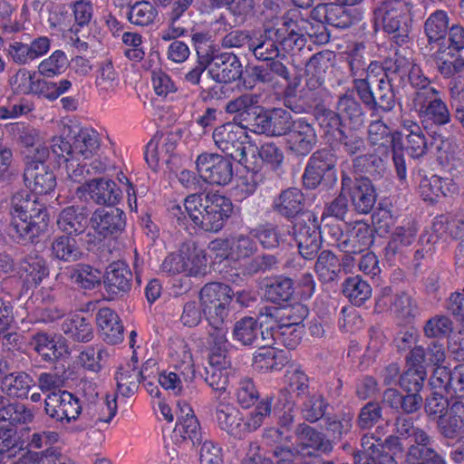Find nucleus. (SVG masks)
<instances>
[{"mask_svg":"<svg viewBox=\"0 0 464 464\" xmlns=\"http://www.w3.org/2000/svg\"><path fill=\"white\" fill-rule=\"evenodd\" d=\"M72 282L83 289H93L100 285L102 272L89 265L78 264L68 268Z\"/></svg>","mask_w":464,"mask_h":464,"instance_id":"43","label":"nucleus"},{"mask_svg":"<svg viewBox=\"0 0 464 464\" xmlns=\"http://www.w3.org/2000/svg\"><path fill=\"white\" fill-rule=\"evenodd\" d=\"M215 145L227 156L237 160L246 169L255 168V162L246 156L257 151V147L248 142V136L243 127L227 122L217 127L213 131Z\"/></svg>","mask_w":464,"mask_h":464,"instance_id":"6","label":"nucleus"},{"mask_svg":"<svg viewBox=\"0 0 464 464\" xmlns=\"http://www.w3.org/2000/svg\"><path fill=\"white\" fill-rule=\"evenodd\" d=\"M336 159L326 150H317L309 159L304 173V184L308 188H316L324 179L329 182L337 179L335 170Z\"/></svg>","mask_w":464,"mask_h":464,"instance_id":"12","label":"nucleus"},{"mask_svg":"<svg viewBox=\"0 0 464 464\" xmlns=\"http://www.w3.org/2000/svg\"><path fill=\"white\" fill-rule=\"evenodd\" d=\"M315 271L324 279L333 280L339 272L338 258L331 252H322L315 263Z\"/></svg>","mask_w":464,"mask_h":464,"instance_id":"64","label":"nucleus"},{"mask_svg":"<svg viewBox=\"0 0 464 464\" xmlns=\"http://www.w3.org/2000/svg\"><path fill=\"white\" fill-rule=\"evenodd\" d=\"M395 425L399 436H390L384 445L372 436H364L362 439V451L355 456L356 464H397L396 459L407 440V444L414 441L420 447L428 444L429 437L413 427L411 419L398 418Z\"/></svg>","mask_w":464,"mask_h":464,"instance_id":"2","label":"nucleus"},{"mask_svg":"<svg viewBox=\"0 0 464 464\" xmlns=\"http://www.w3.org/2000/svg\"><path fill=\"white\" fill-rule=\"evenodd\" d=\"M390 289H384L382 295L377 301V306L386 307L398 317L406 318L413 314L414 306L411 298L404 293L389 296Z\"/></svg>","mask_w":464,"mask_h":464,"instance_id":"38","label":"nucleus"},{"mask_svg":"<svg viewBox=\"0 0 464 464\" xmlns=\"http://www.w3.org/2000/svg\"><path fill=\"white\" fill-rule=\"evenodd\" d=\"M178 421L171 434V440L176 444L191 440L193 444L200 440L201 433L199 423L194 415L190 405L183 401H177Z\"/></svg>","mask_w":464,"mask_h":464,"instance_id":"17","label":"nucleus"},{"mask_svg":"<svg viewBox=\"0 0 464 464\" xmlns=\"http://www.w3.org/2000/svg\"><path fill=\"white\" fill-rule=\"evenodd\" d=\"M169 354L175 368L181 371L183 379H191L194 374V363L188 343L183 340H178L170 346Z\"/></svg>","mask_w":464,"mask_h":464,"instance_id":"40","label":"nucleus"},{"mask_svg":"<svg viewBox=\"0 0 464 464\" xmlns=\"http://www.w3.org/2000/svg\"><path fill=\"white\" fill-rule=\"evenodd\" d=\"M287 362L282 353L272 347H262L253 356V367L258 372L279 371Z\"/></svg>","mask_w":464,"mask_h":464,"instance_id":"39","label":"nucleus"},{"mask_svg":"<svg viewBox=\"0 0 464 464\" xmlns=\"http://www.w3.org/2000/svg\"><path fill=\"white\" fill-rule=\"evenodd\" d=\"M343 295L355 305L362 304L372 296V287L360 276L347 278L343 285Z\"/></svg>","mask_w":464,"mask_h":464,"instance_id":"47","label":"nucleus"},{"mask_svg":"<svg viewBox=\"0 0 464 464\" xmlns=\"http://www.w3.org/2000/svg\"><path fill=\"white\" fill-rule=\"evenodd\" d=\"M181 249L186 256V275L198 276L206 274L208 259L205 250L194 243L184 245Z\"/></svg>","mask_w":464,"mask_h":464,"instance_id":"41","label":"nucleus"},{"mask_svg":"<svg viewBox=\"0 0 464 464\" xmlns=\"http://www.w3.org/2000/svg\"><path fill=\"white\" fill-rule=\"evenodd\" d=\"M283 154L278 148L272 144L266 143L260 148L257 147V151L246 156V160L255 162V168L246 169L252 172H258L263 164L270 166L271 169H276L283 161Z\"/></svg>","mask_w":464,"mask_h":464,"instance_id":"36","label":"nucleus"},{"mask_svg":"<svg viewBox=\"0 0 464 464\" xmlns=\"http://www.w3.org/2000/svg\"><path fill=\"white\" fill-rule=\"evenodd\" d=\"M235 397L237 403L242 408H249L255 404L259 397L252 380L244 378L239 381L235 392Z\"/></svg>","mask_w":464,"mask_h":464,"instance_id":"62","label":"nucleus"},{"mask_svg":"<svg viewBox=\"0 0 464 464\" xmlns=\"http://www.w3.org/2000/svg\"><path fill=\"white\" fill-rule=\"evenodd\" d=\"M51 48V40L47 36H39L30 44L13 39L5 47V54L9 60L19 65L33 63L46 54Z\"/></svg>","mask_w":464,"mask_h":464,"instance_id":"14","label":"nucleus"},{"mask_svg":"<svg viewBox=\"0 0 464 464\" xmlns=\"http://www.w3.org/2000/svg\"><path fill=\"white\" fill-rule=\"evenodd\" d=\"M438 424L446 437H453L464 430V403L457 401L446 411Z\"/></svg>","mask_w":464,"mask_h":464,"instance_id":"45","label":"nucleus"},{"mask_svg":"<svg viewBox=\"0 0 464 464\" xmlns=\"http://www.w3.org/2000/svg\"><path fill=\"white\" fill-rule=\"evenodd\" d=\"M266 298L276 304L287 303L290 300V278L277 276L267 285Z\"/></svg>","mask_w":464,"mask_h":464,"instance_id":"56","label":"nucleus"},{"mask_svg":"<svg viewBox=\"0 0 464 464\" xmlns=\"http://www.w3.org/2000/svg\"><path fill=\"white\" fill-rule=\"evenodd\" d=\"M90 225L101 238H104L124 228V213L120 208H98L92 213Z\"/></svg>","mask_w":464,"mask_h":464,"instance_id":"20","label":"nucleus"},{"mask_svg":"<svg viewBox=\"0 0 464 464\" xmlns=\"http://www.w3.org/2000/svg\"><path fill=\"white\" fill-rule=\"evenodd\" d=\"M33 411L22 403H10L0 409V429H5L8 422L9 425L27 424L34 420Z\"/></svg>","mask_w":464,"mask_h":464,"instance_id":"46","label":"nucleus"},{"mask_svg":"<svg viewBox=\"0 0 464 464\" xmlns=\"http://www.w3.org/2000/svg\"><path fill=\"white\" fill-rule=\"evenodd\" d=\"M425 34L430 44H438L439 47L445 40L449 32V17L444 11L438 10L432 13L424 26Z\"/></svg>","mask_w":464,"mask_h":464,"instance_id":"44","label":"nucleus"},{"mask_svg":"<svg viewBox=\"0 0 464 464\" xmlns=\"http://www.w3.org/2000/svg\"><path fill=\"white\" fill-rule=\"evenodd\" d=\"M209 74L217 82H231L240 78L242 65L239 59L231 53H223L212 58Z\"/></svg>","mask_w":464,"mask_h":464,"instance_id":"21","label":"nucleus"},{"mask_svg":"<svg viewBox=\"0 0 464 464\" xmlns=\"http://www.w3.org/2000/svg\"><path fill=\"white\" fill-rule=\"evenodd\" d=\"M416 233L417 229L413 224L408 223L406 226L397 227L392 234L389 249L396 252L411 246L416 238Z\"/></svg>","mask_w":464,"mask_h":464,"instance_id":"57","label":"nucleus"},{"mask_svg":"<svg viewBox=\"0 0 464 464\" xmlns=\"http://www.w3.org/2000/svg\"><path fill=\"white\" fill-rule=\"evenodd\" d=\"M132 273L129 266L117 261L111 263L106 269L104 285L108 293L112 295H123L130 290Z\"/></svg>","mask_w":464,"mask_h":464,"instance_id":"23","label":"nucleus"},{"mask_svg":"<svg viewBox=\"0 0 464 464\" xmlns=\"http://www.w3.org/2000/svg\"><path fill=\"white\" fill-rule=\"evenodd\" d=\"M275 411L279 416V428L276 430L278 438H281L282 440L284 439L287 440L288 438H290V428L288 423L290 407L289 392L286 388L280 391L277 398V403L275 406Z\"/></svg>","mask_w":464,"mask_h":464,"instance_id":"54","label":"nucleus"},{"mask_svg":"<svg viewBox=\"0 0 464 464\" xmlns=\"http://www.w3.org/2000/svg\"><path fill=\"white\" fill-rule=\"evenodd\" d=\"M96 322L107 343L115 344L122 341L123 326L118 314L111 309L101 308L96 314Z\"/></svg>","mask_w":464,"mask_h":464,"instance_id":"28","label":"nucleus"},{"mask_svg":"<svg viewBox=\"0 0 464 464\" xmlns=\"http://www.w3.org/2000/svg\"><path fill=\"white\" fill-rule=\"evenodd\" d=\"M34 384V382L29 374L18 372L5 376L1 390L10 397L25 398Z\"/></svg>","mask_w":464,"mask_h":464,"instance_id":"37","label":"nucleus"},{"mask_svg":"<svg viewBox=\"0 0 464 464\" xmlns=\"http://www.w3.org/2000/svg\"><path fill=\"white\" fill-rule=\"evenodd\" d=\"M299 440L304 448H311L324 452L332 449L329 440H324L322 435L311 427H304L298 433Z\"/></svg>","mask_w":464,"mask_h":464,"instance_id":"60","label":"nucleus"},{"mask_svg":"<svg viewBox=\"0 0 464 464\" xmlns=\"http://www.w3.org/2000/svg\"><path fill=\"white\" fill-rule=\"evenodd\" d=\"M45 411L57 421L75 420L82 411L78 398L68 392H53L45 399Z\"/></svg>","mask_w":464,"mask_h":464,"instance_id":"15","label":"nucleus"},{"mask_svg":"<svg viewBox=\"0 0 464 464\" xmlns=\"http://www.w3.org/2000/svg\"><path fill=\"white\" fill-rule=\"evenodd\" d=\"M101 139L92 128H71L66 138L55 136L52 139L53 154L65 159L67 179L80 182L85 178V161L92 160L99 151Z\"/></svg>","mask_w":464,"mask_h":464,"instance_id":"1","label":"nucleus"},{"mask_svg":"<svg viewBox=\"0 0 464 464\" xmlns=\"http://www.w3.org/2000/svg\"><path fill=\"white\" fill-rule=\"evenodd\" d=\"M196 168L199 177L207 183L225 186L233 177L232 163L217 153H202L196 160Z\"/></svg>","mask_w":464,"mask_h":464,"instance_id":"11","label":"nucleus"},{"mask_svg":"<svg viewBox=\"0 0 464 464\" xmlns=\"http://www.w3.org/2000/svg\"><path fill=\"white\" fill-rule=\"evenodd\" d=\"M316 141V135L311 125L301 121L292 124V150L299 155H307Z\"/></svg>","mask_w":464,"mask_h":464,"instance_id":"33","label":"nucleus"},{"mask_svg":"<svg viewBox=\"0 0 464 464\" xmlns=\"http://www.w3.org/2000/svg\"><path fill=\"white\" fill-rule=\"evenodd\" d=\"M51 256L64 262L79 260L82 252L74 237L60 236L55 237L50 246Z\"/></svg>","mask_w":464,"mask_h":464,"instance_id":"35","label":"nucleus"},{"mask_svg":"<svg viewBox=\"0 0 464 464\" xmlns=\"http://www.w3.org/2000/svg\"><path fill=\"white\" fill-rule=\"evenodd\" d=\"M21 464H65L60 453L49 448L44 451H27L21 457Z\"/></svg>","mask_w":464,"mask_h":464,"instance_id":"61","label":"nucleus"},{"mask_svg":"<svg viewBox=\"0 0 464 464\" xmlns=\"http://www.w3.org/2000/svg\"><path fill=\"white\" fill-rule=\"evenodd\" d=\"M13 90L17 93L44 94L45 89H49L48 82L36 76L35 72H31L26 69H20L10 81Z\"/></svg>","mask_w":464,"mask_h":464,"instance_id":"30","label":"nucleus"},{"mask_svg":"<svg viewBox=\"0 0 464 464\" xmlns=\"http://www.w3.org/2000/svg\"><path fill=\"white\" fill-rule=\"evenodd\" d=\"M10 215L11 227L16 237L24 241H33L47 229V211L28 190H19L13 194Z\"/></svg>","mask_w":464,"mask_h":464,"instance_id":"3","label":"nucleus"},{"mask_svg":"<svg viewBox=\"0 0 464 464\" xmlns=\"http://www.w3.org/2000/svg\"><path fill=\"white\" fill-rule=\"evenodd\" d=\"M208 324L209 343L213 345L211 353L226 354L228 343L227 339V327L226 326L225 319H221V322L218 324L208 323Z\"/></svg>","mask_w":464,"mask_h":464,"instance_id":"63","label":"nucleus"},{"mask_svg":"<svg viewBox=\"0 0 464 464\" xmlns=\"http://www.w3.org/2000/svg\"><path fill=\"white\" fill-rule=\"evenodd\" d=\"M66 43L76 52L84 53L95 45V36L82 26H72L65 34Z\"/></svg>","mask_w":464,"mask_h":464,"instance_id":"50","label":"nucleus"},{"mask_svg":"<svg viewBox=\"0 0 464 464\" xmlns=\"http://www.w3.org/2000/svg\"><path fill=\"white\" fill-rule=\"evenodd\" d=\"M232 250V260H240L252 256L256 249L253 239L246 235L238 234L229 238Z\"/></svg>","mask_w":464,"mask_h":464,"instance_id":"59","label":"nucleus"},{"mask_svg":"<svg viewBox=\"0 0 464 464\" xmlns=\"http://www.w3.org/2000/svg\"><path fill=\"white\" fill-rule=\"evenodd\" d=\"M183 206L194 225L208 232L221 230L234 208L228 198L217 193L189 195Z\"/></svg>","mask_w":464,"mask_h":464,"instance_id":"4","label":"nucleus"},{"mask_svg":"<svg viewBox=\"0 0 464 464\" xmlns=\"http://www.w3.org/2000/svg\"><path fill=\"white\" fill-rule=\"evenodd\" d=\"M90 411L95 423H109L117 412L116 398L107 396L105 399L97 401L90 408Z\"/></svg>","mask_w":464,"mask_h":464,"instance_id":"58","label":"nucleus"},{"mask_svg":"<svg viewBox=\"0 0 464 464\" xmlns=\"http://www.w3.org/2000/svg\"><path fill=\"white\" fill-rule=\"evenodd\" d=\"M16 276L26 288L36 287L49 275L45 260L37 255L25 256L16 266Z\"/></svg>","mask_w":464,"mask_h":464,"instance_id":"22","label":"nucleus"},{"mask_svg":"<svg viewBox=\"0 0 464 464\" xmlns=\"http://www.w3.org/2000/svg\"><path fill=\"white\" fill-rule=\"evenodd\" d=\"M30 345L46 362L63 358L69 354L68 348L63 341H55L44 333L33 335Z\"/></svg>","mask_w":464,"mask_h":464,"instance_id":"27","label":"nucleus"},{"mask_svg":"<svg viewBox=\"0 0 464 464\" xmlns=\"http://www.w3.org/2000/svg\"><path fill=\"white\" fill-rule=\"evenodd\" d=\"M343 192L348 193L352 206L361 214L369 213L375 202L377 194L369 179L362 178L352 181L349 178H343Z\"/></svg>","mask_w":464,"mask_h":464,"instance_id":"16","label":"nucleus"},{"mask_svg":"<svg viewBox=\"0 0 464 464\" xmlns=\"http://www.w3.org/2000/svg\"><path fill=\"white\" fill-rule=\"evenodd\" d=\"M87 224L88 215L82 208H65L61 211L57 219L58 227L68 234L82 233Z\"/></svg>","mask_w":464,"mask_h":464,"instance_id":"32","label":"nucleus"},{"mask_svg":"<svg viewBox=\"0 0 464 464\" xmlns=\"http://www.w3.org/2000/svg\"><path fill=\"white\" fill-rule=\"evenodd\" d=\"M260 327L271 331L272 337L286 348L290 345V304L266 306L259 311Z\"/></svg>","mask_w":464,"mask_h":464,"instance_id":"9","label":"nucleus"},{"mask_svg":"<svg viewBox=\"0 0 464 464\" xmlns=\"http://www.w3.org/2000/svg\"><path fill=\"white\" fill-rule=\"evenodd\" d=\"M137 358L133 355L131 362L120 367L116 372L117 392L124 397L134 394L139 389L141 372L137 369Z\"/></svg>","mask_w":464,"mask_h":464,"instance_id":"29","label":"nucleus"},{"mask_svg":"<svg viewBox=\"0 0 464 464\" xmlns=\"http://www.w3.org/2000/svg\"><path fill=\"white\" fill-rule=\"evenodd\" d=\"M120 80L111 62L101 63L95 84L100 93H112L116 91Z\"/></svg>","mask_w":464,"mask_h":464,"instance_id":"51","label":"nucleus"},{"mask_svg":"<svg viewBox=\"0 0 464 464\" xmlns=\"http://www.w3.org/2000/svg\"><path fill=\"white\" fill-rule=\"evenodd\" d=\"M205 371V381L212 390L216 392H225L227 390L232 369L226 354L210 353L208 364Z\"/></svg>","mask_w":464,"mask_h":464,"instance_id":"19","label":"nucleus"},{"mask_svg":"<svg viewBox=\"0 0 464 464\" xmlns=\"http://www.w3.org/2000/svg\"><path fill=\"white\" fill-rule=\"evenodd\" d=\"M45 160H31L26 164L24 181L35 194L46 195L56 187L54 173L44 163Z\"/></svg>","mask_w":464,"mask_h":464,"instance_id":"18","label":"nucleus"},{"mask_svg":"<svg viewBox=\"0 0 464 464\" xmlns=\"http://www.w3.org/2000/svg\"><path fill=\"white\" fill-rule=\"evenodd\" d=\"M231 288L221 283H208L199 292L202 312L208 323L218 324L228 314V306L232 301Z\"/></svg>","mask_w":464,"mask_h":464,"instance_id":"8","label":"nucleus"},{"mask_svg":"<svg viewBox=\"0 0 464 464\" xmlns=\"http://www.w3.org/2000/svg\"><path fill=\"white\" fill-rule=\"evenodd\" d=\"M414 64L412 51L408 47H401L395 52L393 58L385 63V70L404 78Z\"/></svg>","mask_w":464,"mask_h":464,"instance_id":"52","label":"nucleus"},{"mask_svg":"<svg viewBox=\"0 0 464 464\" xmlns=\"http://www.w3.org/2000/svg\"><path fill=\"white\" fill-rule=\"evenodd\" d=\"M79 198L92 200L98 205L115 206L120 203L121 190L109 179H92L79 186L76 189Z\"/></svg>","mask_w":464,"mask_h":464,"instance_id":"13","label":"nucleus"},{"mask_svg":"<svg viewBox=\"0 0 464 464\" xmlns=\"http://www.w3.org/2000/svg\"><path fill=\"white\" fill-rule=\"evenodd\" d=\"M62 330L64 334L77 342H89L93 334L89 319L80 314L66 318L62 324Z\"/></svg>","mask_w":464,"mask_h":464,"instance_id":"42","label":"nucleus"},{"mask_svg":"<svg viewBox=\"0 0 464 464\" xmlns=\"http://www.w3.org/2000/svg\"><path fill=\"white\" fill-rule=\"evenodd\" d=\"M259 321L252 317H245L237 322L233 335L234 338L244 345H250L257 340L260 334ZM264 333L261 332V334Z\"/></svg>","mask_w":464,"mask_h":464,"instance_id":"49","label":"nucleus"},{"mask_svg":"<svg viewBox=\"0 0 464 464\" xmlns=\"http://www.w3.org/2000/svg\"><path fill=\"white\" fill-rule=\"evenodd\" d=\"M404 4L401 0L383 2L375 12L376 22L381 24L383 30L392 34L393 42L402 45L408 42L407 27L402 25Z\"/></svg>","mask_w":464,"mask_h":464,"instance_id":"10","label":"nucleus"},{"mask_svg":"<svg viewBox=\"0 0 464 464\" xmlns=\"http://www.w3.org/2000/svg\"><path fill=\"white\" fill-rule=\"evenodd\" d=\"M19 140L27 149V156L32 160H45L49 157V149L44 144L42 132L32 127H24Z\"/></svg>","mask_w":464,"mask_h":464,"instance_id":"31","label":"nucleus"},{"mask_svg":"<svg viewBox=\"0 0 464 464\" xmlns=\"http://www.w3.org/2000/svg\"><path fill=\"white\" fill-rule=\"evenodd\" d=\"M271 413V402L260 401L246 417L232 403L219 402L216 407V420L218 427L230 436L242 439L246 434L256 430Z\"/></svg>","mask_w":464,"mask_h":464,"instance_id":"5","label":"nucleus"},{"mask_svg":"<svg viewBox=\"0 0 464 464\" xmlns=\"http://www.w3.org/2000/svg\"><path fill=\"white\" fill-rule=\"evenodd\" d=\"M401 135L403 150H406L411 158H420L428 150V142L425 135L417 121L410 119L402 121Z\"/></svg>","mask_w":464,"mask_h":464,"instance_id":"24","label":"nucleus"},{"mask_svg":"<svg viewBox=\"0 0 464 464\" xmlns=\"http://www.w3.org/2000/svg\"><path fill=\"white\" fill-rule=\"evenodd\" d=\"M68 59L63 51L56 50L38 65L41 75L51 78L63 73L67 68Z\"/></svg>","mask_w":464,"mask_h":464,"instance_id":"53","label":"nucleus"},{"mask_svg":"<svg viewBox=\"0 0 464 464\" xmlns=\"http://www.w3.org/2000/svg\"><path fill=\"white\" fill-rule=\"evenodd\" d=\"M403 464H446L444 459L437 455L427 445H411Z\"/></svg>","mask_w":464,"mask_h":464,"instance_id":"55","label":"nucleus"},{"mask_svg":"<svg viewBox=\"0 0 464 464\" xmlns=\"http://www.w3.org/2000/svg\"><path fill=\"white\" fill-rule=\"evenodd\" d=\"M158 17L156 7L149 1H140L130 6L128 13L129 21L138 26H149Z\"/></svg>","mask_w":464,"mask_h":464,"instance_id":"48","label":"nucleus"},{"mask_svg":"<svg viewBox=\"0 0 464 464\" xmlns=\"http://www.w3.org/2000/svg\"><path fill=\"white\" fill-rule=\"evenodd\" d=\"M412 110L418 114L422 123L443 126L451 121L449 107L437 89H426L422 92H415Z\"/></svg>","mask_w":464,"mask_h":464,"instance_id":"7","label":"nucleus"},{"mask_svg":"<svg viewBox=\"0 0 464 464\" xmlns=\"http://www.w3.org/2000/svg\"><path fill=\"white\" fill-rule=\"evenodd\" d=\"M176 145V139L172 134L154 135L146 146L145 160L147 163L150 168L156 169L160 161L168 162Z\"/></svg>","mask_w":464,"mask_h":464,"instance_id":"26","label":"nucleus"},{"mask_svg":"<svg viewBox=\"0 0 464 464\" xmlns=\"http://www.w3.org/2000/svg\"><path fill=\"white\" fill-rule=\"evenodd\" d=\"M432 57L439 72L445 78L453 77L464 70V59L450 48L440 46Z\"/></svg>","mask_w":464,"mask_h":464,"instance_id":"34","label":"nucleus"},{"mask_svg":"<svg viewBox=\"0 0 464 464\" xmlns=\"http://www.w3.org/2000/svg\"><path fill=\"white\" fill-rule=\"evenodd\" d=\"M338 113L329 112L333 122L332 127L342 132L340 127L343 121H349L352 128H356L362 123V113L359 103L349 94L342 96L337 106Z\"/></svg>","mask_w":464,"mask_h":464,"instance_id":"25","label":"nucleus"}]
</instances>
